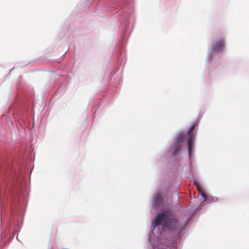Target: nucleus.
Instances as JSON below:
<instances>
[{"instance_id": "obj_7", "label": "nucleus", "mask_w": 249, "mask_h": 249, "mask_svg": "<svg viewBox=\"0 0 249 249\" xmlns=\"http://www.w3.org/2000/svg\"><path fill=\"white\" fill-rule=\"evenodd\" d=\"M169 244V243L167 242H165L164 244L162 243L161 245H162V247H160V248H159V249H165L164 247H167V248H168Z\"/></svg>"}, {"instance_id": "obj_2", "label": "nucleus", "mask_w": 249, "mask_h": 249, "mask_svg": "<svg viewBox=\"0 0 249 249\" xmlns=\"http://www.w3.org/2000/svg\"><path fill=\"white\" fill-rule=\"evenodd\" d=\"M185 136L180 135L178 136L176 143L173 146L174 156H176L179 151L180 148L184 145Z\"/></svg>"}, {"instance_id": "obj_3", "label": "nucleus", "mask_w": 249, "mask_h": 249, "mask_svg": "<svg viewBox=\"0 0 249 249\" xmlns=\"http://www.w3.org/2000/svg\"><path fill=\"white\" fill-rule=\"evenodd\" d=\"M195 126L194 125H192L190 127L188 133L186 135V138L187 139V144L188 146V150L189 155H190L191 153L192 142L193 137V131L195 129Z\"/></svg>"}, {"instance_id": "obj_1", "label": "nucleus", "mask_w": 249, "mask_h": 249, "mask_svg": "<svg viewBox=\"0 0 249 249\" xmlns=\"http://www.w3.org/2000/svg\"><path fill=\"white\" fill-rule=\"evenodd\" d=\"M162 222L164 227L173 232H176L184 227V226L180 227L178 219L170 215H166L163 213L157 214L152 222V226L157 227L161 225Z\"/></svg>"}, {"instance_id": "obj_5", "label": "nucleus", "mask_w": 249, "mask_h": 249, "mask_svg": "<svg viewBox=\"0 0 249 249\" xmlns=\"http://www.w3.org/2000/svg\"><path fill=\"white\" fill-rule=\"evenodd\" d=\"M162 201V197L160 194H157L155 195L153 200V205L157 207L159 206Z\"/></svg>"}, {"instance_id": "obj_6", "label": "nucleus", "mask_w": 249, "mask_h": 249, "mask_svg": "<svg viewBox=\"0 0 249 249\" xmlns=\"http://www.w3.org/2000/svg\"><path fill=\"white\" fill-rule=\"evenodd\" d=\"M197 190L199 194H201L203 198H204L205 199H206L207 196L206 194L203 193L202 190L201 189H200L198 186H197Z\"/></svg>"}, {"instance_id": "obj_8", "label": "nucleus", "mask_w": 249, "mask_h": 249, "mask_svg": "<svg viewBox=\"0 0 249 249\" xmlns=\"http://www.w3.org/2000/svg\"><path fill=\"white\" fill-rule=\"evenodd\" d=\"M173 195H174L177 198H178V197H179L178 195L177 192H174L173 193Z\"/></svg>"}, {"instance_id": "obj_4", "label": "nucleus", "mask_w": 249, "mask_h": 249, "mask_svg": "<svg viewBox=\"0 0 249 249\" xmlns=\"http://www.w3.org/2000/svg\"><path fill=\"white\" fill-rule=\"evenodd\" d=\"M225 46V41L223 39H220L215 41L212 46V51L217 53L221 51Z\"/></svg>"}]
</instances>
